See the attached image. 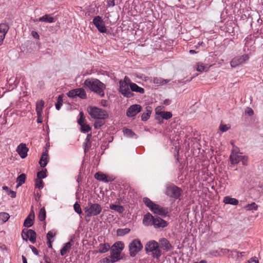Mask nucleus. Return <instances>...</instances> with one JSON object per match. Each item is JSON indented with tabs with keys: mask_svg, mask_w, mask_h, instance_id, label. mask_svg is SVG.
I'll list each match as a JSON object with an SVG mask.
<instances>
[{
	"mask_svg": "<svg viewBox=\"0 0 263 263\" xmlns=\"http://www.w3.org/2000/svg\"><path fill=\"white\" fill-rule=\"evenodd\" d=\"M230 128V126H228L226 124H220L219 126V130L222 132H226Z\"/></svg>",
	"mask_w": 263,
	"mask_h": 263,
	"instance_id": "obj_49",
	"label": "nucleus"
},
{
	"mask_svg": "<svg viewBox=\"0 0 263 263\" xmlns=\"http://www.w3.org/2000/svg\"><path fill=\"white\" fill-rule=\"evenodd\" d=\"M244 209L247 211H256L258 209V205L255 202H252L251 204L246 205Z\"/></svg>",
	"mask_w": 263,
	"mask_h": 263,
	"instance_id": "obj_36",
	"label": "nucleus"
},
{
	"mask_svg": "<svg viewBox=\"0 0 263 263\" xmlns=\"http://www.w3.org/2000/svg\"><path fill=\"white\" fill-rule=\"evenodd\" d=\"M52 241H53V240L47 241V245H48V248H52L51 243H52Z\"/></svg>",
	"mask_w": 263,
	"mask_h": 263,
	"instance_id": "obj_59",
	"label": "nucleus"
},
{
	"mask_svg": "<svg viewBox=\"0 0 263 263\" xmlns=\"http://www.w3.org/2000/svg\"><path fill=\"white\" fill-rule=\"evenodd\" d=\"M196 70L198 71L202 72L204 70H206V67L204 65L203 63L199 62L197 63Z\"/></svg>",
	"mask_w": 263,
	"mask_h": 263,
	"instance_id": "obj_41",
	"label": "nucleus"
},
{
	"mask_svg": "<svg viewBox=\"0 0 263 263\" xmlns=\"http://www.w3.org/2000/svg\"><path fill=\"white\" fill-rule=\"evenodd\" d=\"M141 107L140 105L135 104L130 106L126 111V115L128 117H133L141 111Z\"/></svg>",
	"mask_w": 263,
	"mask_h": 263,
	"instance_id": "obj_14",
	"label": "nucleus"
},
{
	"mask_svg": "<svg viewBox=\"0 0 263 263\" xmlns=\"http://www.w3.org/2000/svg\"><path fill=\"white\" fill-rule=\"evenodd\" d=\"M249 59V55L248 54H245L240 56L234 57L231 61L230 65L232 67H236L239 65L243 64Z\"/></svg>",
	"mask_w": 263,
	"mask_h": 263,
	"instance_id": "obj_10",
	"label": "nucleus"
},
{
	"mask_svg": "<svg viewBox=\"0 0 263 263\" xmlns=\"http://www.w3.org/2000/svg\"><path fill=\"white\" fill-rule=\"evenodd\" d=\"M71 247V244L70 242L66 243L64 246L61 250V255L62 256L65 255L68 252H69Z\"/></svg>",
	"mask_w": 263,
	"mask_h": 263,
	"instance_id": "obj_31",
	"label": "nucleus"
},
{
	"mask_svg": "<svg viewBox=\"0 0 263 263\" xmlns=\"http://www.w3.org/2000/svg\"><path fill=\"white\" fill-rule=\"evenodd\" d=\"M101 263H114L110 258L105 257L100 260Z\"/></svg>",
	"mask_w": 263,
	"mask_h": 263,
	"instance_id": "obj_51",
	"label": "nucleus"
},
{
	"mask_svg": "<svg viewBox=\"0 0 263 263\" xmlns=\"http://www.w3.org/2000/svg\"><path fill=\"white\" fill-rule=\"evenodd\" d=\"M31 34L34 38L36 39H39L40 36H39V34L37 33V32H36V31H32Z\"/></svg>",
	"mask_w": 263,
	"mask_h": 263,
	"instance_id": "obj_57",
	"label": "nucleus"
},
{
	"mask_svg": "<svg viewBox=\"0 0 263 263\" xmlns=\"http://www.w3.org/2000/svg\"><path fill=\"white\" fill-rule=\"evenodd\" d=\"M145 251L147 253H152L153 258L158 259L161 255V251L158 243L155 240H150L145 245Z\"/></svg>",
	"mask_w": 263,
	"mask_h": 263,
	"instance_id": "obj_2",
	"label": "nucleus"
},
{
	"mask_svg": "<svg viewBox=\"0 0 263 263\" xmlns=\"http://www.w3.org/2000/svg\"><path fill=\"white\" fill-rule=\"evenodd\" d=\"M81 131L83 133H88L91 130V127L89 125L85 123L83 125H81Z\"/></svg>",
	"mask_w": 263,
	"mask_h": 263,
	"instance_id": "obj_42",
	"label": "nucleus"
},
{
	"mask_svg": "<svg viewBox=\"0 0 263 263\" xmlns=\"http://www.w3.org/2000/svg\"><path fill=\"white\" fill-rule=\"evenodd\" d=\"M26 179V176L25 174H22L20 175L16 179L17 184L16 185V187H18L19 186H21L23 183H25V180Z\"/></svg>",
	"mask_w": 263,
	"mask_h": 263,
	"instance_id": "obj_32",
	"label": "nucleus"
},
{
	"mask_svg": "<svg viewBox=\"0 0 263 263\" xmlns=\"http://www.w3.org/2000/svg\"><path fill=\"white\" fill-rule=\"evenodd\" d=\"M84 210L86 217H90L100 214L102 212V208L99 203L89 202Z\"/></svg>",
	"mask_w": 263,
	"mask_h": 263,
	"instance_id": "obj_4",
	"label": "nucleus"
},
{
	"mask_svg": "<svg viewBox=\"0 0 263 263\" xmlns=\"http://www.w3.org/2000/svg\"><path fill=\"white\" fill-rule=\"evenodd\" d=\"M10 218L8 213L6 212L0 213V222L4 223L6 222Z\"/></svg>",
	"mask_w": 263,
	"mask_h": 263,
	"instance_id": "obj_35",
	"label": "nucleus"
},
{
	"mask_svg": "<svg viewBox=\"0 0 263 263\" xmlns=\"http://www.w3.org/2000/svg\"><path fill=\"white\" fill-rule=\"evenodd\" d=\"M245 112L250 116H252L254 113L253 109L250 107H247L245 110Z\"/></svg>",
	"mask_w": 263,
	"mask_h": 263,
	"instance_id": "obj_53",
	"label": "nucleus"
},
{
	"mask_svg": "<svg viewBox=\"0 0 263 263\" xmlns=\"http://www.w3.org/2000/svg\"><path fill=\"white\" fill-rule=\"evenodd\" d=\"M160 107H157L156 108V114L160 115L163 119L168 120L172 118V114L170 111H161Z\"/></svg>",
	"mask_w": 263,
	"mask_h": 263,
	"instance_id": "obj_21",
	"label": "nucleus"
},
{
	"mask_svg": "<svg viewBox=\"0 0 263 263\" xmlns=\"http://www.w3.org/2000/svg\"><path fill=\"white\" fill-rule=\"evenodd\" d=\"M121 255L118 254L117 253H114L110 251V255L109 257L112 260V261L115 263L118 261L119 260L121 259Z\"/></svg>",
	"mask_w": 263,
	"mask_h": 263,
	"instance_id": "obj_38",
	"label": "nucleus"
},
{
	"mask_svg": "<svg viewBox=\"0 0 263 263\" xmlns=\"http://www.w3.org/2000/svg\"><path fill=\"white\" fill-rule=\"evenodd\" d=\"M152 223V225H153L156 228H164L166 227L167 224L166 221L159 217L155 218L153 222Z\"/></svg>",
	"mask_w": 263,
	"mask_h": 263,
	"instance_id": "obj_20",
	"label": "nucleus"
},
{
	"mask_svg": "<svg viewBox=\"0 0 263 263\" xmlns=\"http://www.w3.org/2000/svg\"><path fill=\"white\" fill-rule=\"evenodd\" d=\"M198 263H206V261H205V260H202Z\"/></svg>",
	"mask_w": 263,
	"mask_h": 263,
	"instance_id": "obj_64",
	"label": "nucleus"
},
{
	"mask_svg": "<svg viewBox=\"0 0 263 263\" xmlns=\"http://www.w3.org/2000/svg\"><path fill=\"white\" fill-rule=\"evenodd\" d=\"M37 122L38 123H42V116H37Z\"/></svg>",
	"mask_w": 263,
	"mask_h": 263,
	"instance_id": "obj_60",
	"label": "nucleus"
},
{
	"mask_svg": "<svg viewBox=\"0 0 263 263\" xmlns=\"http://www.w3.org/2000/svg\"><path fill=\"white\" fill-rule=\"evenodd\" d=\"M159 242L161 247L165 251H168L172 249V246L169 241L165 238H162L159 239Z\"/></svg>",
	"mask_w": 263,
	"mask_h": 263,
	"instance_id": "obj_19",
	"label": "nucleus"
},
{
	"mask_svg": "<svg viewBox=\"0 0 263 263\" xmlns=\"http://www.w3.org/2000/svg\"><path fill=\"white\" fill-rule=\"evenodd\" d=\"M93 23L100 32L105 33L106 32V28L104 21L101 16H95L93 19Z\"/></svg>",
	"mask_w": 263,
	"mask_h": 263,
	"instance_id": "obj_12",
	"label": "nucleus"
},
{
	"mask_svg": "<svg viewBox=\"0 0 263 263\" xmlns=\"http://www.w3.org/2000/svg\"><path fill=\"white\" fill-rule=\"evenodd\" d=\"M223 202L225 204H229L236 205L238 204V200L235 198L226 196L223 199Z\"/></svg>",
	"mask_w": 263,
	"mask_h": 263,
	"instance_id": "obj_27",
	"label": "nucleus"
},
{
	"mask_svg": "<svg viewBox=\"0 0 263 263\" xmlns=\"http://www.w3.org/2000/svg\"><path fill=\"white\" fill-rule=\"evenodd\" d=\"M104 122L102 120L96 121L94 123V127L95 128H98L101 127Z\"/></svg>",
	"mask_w": 263,
	"mask_h": 263,
	"instance_id": "obj_50",
	"label": "nucleus"
},
{
	"mask_svg": "<svg viewBox=\"0 0 263 263\" xmlns=\"http://www.w3.org/2000/svg\"><path fill=\"white\" fill-rule=\"evenodd\" d=\"M115 0H107V5L108 7H113L115 5Z\"/></svg>",
	"mask_w": 263,
	"mask_h": 263,
	"instance_id": "obj_56",
	"label": "nucleus"
},
{
	"mask_svg": "<svg viewBox=\"0 0 263 263\" xmlns=\"http://www.w3.org/2000/svg\"><path fill=\"white\" fill-rule=\"evenodd\" d=\"M95 177L97 180L104 182H109L114 180V177L107 176L101 172H98L96 173Z\"/></svg>",
	"mask_w": 263,
	"mask_h": 263,
	"instance_id": "obj_15",
	"label": "nucleus"
},
{
	"mask_svg": "<svg viewBox=\"0 0 263 263\" xmlns=\"http://www.w3.org/2000/svg\"><path fill=\"white\" fill-rule=\"evenodd\" d=\"M56 232L53 231H50L47 234V241L51 240V239L55 235Z\"/></svg>",
	"mask_w": 263,
	"mask_h": 263,
	"instance_id": "obj_46",
	"label": "nucleus"
},
{
	"mask_svg": "<svg viewBox=\"0 0 263 263\" xmlns=\"http://www.w3.org/2000/svg\"><path fill=\"white\" fill-rule=\"evenodd\" d=\"M73 208L76 212L79 214H81L82 212L80 205L77 202L73 205Z\"/></svg>",
	"mask_w": 263,
	"mask_h": 263,
	"instance_id": "obj_45",
	"label": "nucleus"
},
{
	"mask_svg": "<svg viewBox=\"0 0 263 263\" xmlns=\"http://www.w3.org/2000/svg\"><path fill=\"white\" fill-rule=\"evenodd\" d=\"M22 258L23 263H27V259L23 255L22 256Z\"/></svg>",
	"mask_w": 263,
	"mask_h": 263,
	"instance_id": "obj_61",
	"label": "nucleus"
},
{
	"mask_svg": "<svg viewBox=\"0 0 263 263\" xmlns=\"http://www.w3.org/2000/svg\"><path fill=\"white\" fill-rule=\"evenodd\" d=\"M7 194L12 198H15L16 197V193L10 190H9V191L7 192Z\"/></svg>",
	"mask_w": 263,
	"mask_h": 263,
	"instance_id": "obj_54",
	"label": "nucleus"
},
{
	"mask_svg": "<svg viewBox=\"0 0 263 263\" xmlns=\"http://www.w3.org/2000/svg\"><path fill=\"white\" fill-rule=\"evenodd\" d=\"M34 219V215L31 216L30 215L28 216V217L26 218L24 222V226L25 227H30L33 224V220Z\"/></svg>",
	"mask_w": 263,
	"mask_h": 263,
	"instance_id": "obj_28",
	"label": "nucleus"
},
{
	"mask_svg": "<svg viewBox=\"0 0 263 263\" xmlns=\"http://www.w3.org/2000/svg\"><path fill=\"white\" fill-rule=\"evenodd\" d=\"M29 247L31 248V249L32 250V252L35 255H38L39 251H38V250H37V249L36 248H35L34 247H33L32 246H31V245L29 246Z\"/></svg>",
	"mask_w": 263,
	"mask_h": 263,
	"instance_id": "obj_55",
	"label": "nucleus"
},
{
	"mask_svg": "<svg viewBox=\"0 0 263 263\" xmlns=\"http://www.w3.org/2000/svg\"><path fill=\"white\" fill-rule=\"evenodd\" d=\"M128 247L130 256L134 257L142 249L143 245L139 239H135L129 243Z\"/></svg>",
	"mask_w": 263,
	"mask_h": 263,
	"instance_id": "obj_6",
	"label": "nucleus"
},
{
	"mask_svg": "<svg viewBox=\"0 0 263 263\" xmlns=\"http://www.w3.org/2000/svg\"><path fill=\"white\" fill-rule=\"evenodd\" d=\"M120 92L125 97L131 98L134 93L132 92L129 85L125 81L120 82Z\"/></svg>",
	"mask_w": 263,
	"mask_h": 263,
	"instance_id": "obj_9",
	"label": "nucleus"
},
{
	"mask_svg": "<svg viewBox=\"0 0 263 263\" xmlns=\"http://www.w3.org/2000/svg\"><path fill=\"white\" fill-rule=\"evenodd\" d=\"M43 181L41 180L37 179L35 181V187L39 189H42L43 187Z\"/></svg>",
	"mask_w": 263,
	"mask_h": 263,
	"instance_id": "obj_47",
	"label": "nucleus"
},
{
	"mask_svg": "<svg viewBox=\"0 0 263 263\" xmlns=\"http://www.w3.org/2000/svg\"><path fill=\"white\" fill-rule=\"evenodd\" d=\"M22 236L24 240L27 241L29 239L32 243L36 241V233L34 231L29 229L23 230L22 233Z\"/></svg>",
	"mask_w": 263,
	"mask_h": 263,
	"instance_id": "obj_11",
	"label": "nucleus"
},
{
	"mask_svg": "<svg viewBox=\"0 0 263 263\" xmlns=\"http://www.w3.org/2000/svg\"><path fill=\"white\" fill-rule=\"evenodd\" d=\"M123 132L124 135L127 137H132L134 135H135L131 129L128 128H124Z\"/></svg>",
	"mask_w": 263,
	"mask_h": 263,
	"instance_id": "obj_43",
	"label": "nucleus"
},
{
	"mask_svg": "<svg viewBox=\"0 0 263 263\" xmlns=\"http://www.w3.org/2000/svg\"><path fill=\"white\" fill-rule=\"evenodd\" d=\"M44 106V101L40 100L37 101L36 104V111L37 116H41L42 115V110Z\"/></svg>",
	"mask_w": 263,
	"mask_h": 263,
	"instance_id": "obj_26",
	"label": "nucleus"
},
{
	"mask_svg": "<svg viewBox=\"0 0 263 263\" xmlns=\"http://www.w3.org/2000/svg\"><path fill=\"white\" fill-rule=\"evenodd\" d=\"M129 87L130 88V89L132 91H135L137 92H139L141 94H143L144 93V89L138 86L136 84L134 83H129Z\"/></svg>",
	"mask_w": 263,
	"mask_h": 263,
	"instance_id": "obj_25",
	"label": "nucleus"
},
{
	"mask_svg": "<svg viewBox=\"0 0 263 263\" xmlns=\"http://www.w3.org/2000/svg\"><path fill=\"white\" fill-rule=\"evenodd\" d=\"M170 81L169 80H165L161 78H155L153 79V82L158 85H163L167 83Z\"/></svg>",
	"mask_w": 263,
	"mask_h": 263,
	"instance_id": "obj_34",
	"label": "nucleus"
},
{
	"mask_svg": "<svg viewBox=\"0 0 263 263\" xmlns=\"http://www.w3.org/2000/svg\"><path fill=\"white\" fill-rule=\"evenodd\" d=\"M239 149L237 146H235V145H233V148L232 149V152L231 154H240L239 152Z\"/></svg>",
	"mask_w": 263,
	"mask_h": 263,
	"instance_id": "obj_52",
	"label": "nucleus"
},
{
	"mask_svg": "<svg viewBox=\"0 0 263 263\" xmlns=\"http://www.w3.org/2000/svg\"><path fill=\"white\" fill-rule=\"evenodd\" d=\"M154 218L150 213L145 215L143 219V224L146 226L152 225Z\"/></svg>",
	"mask_w": 263,
	"mask_h": 263,
	"instance_id": "obj_22",
	"label": "nucleus"
},
{
	"mask_svg": "<svg viewBox=\"0 0 263 263\" xmlns=\"http://www.w3.org/2000/svg\"><path fill=\"white\" fill-rule=\"evenodd\" d=\"M48 161V152L45 151L43 153L40 158L39 163L41 167H44L47 164Z\"/></svg>",
	"mask_w": 263,
	"mask_h": 263,
	"instance_id": "obj_23",
	"label": "nucleus"
},
{
	"mask_svg": "<svg viewBox=\"0 0 263 263\" xmlns=\"http://www.w3.org/2000/svg\"><path fill=\"white\" fill-rule=\"evenodd\" d=\"M124 243L121 241L115 242L111 248L110 251L114 253H117L121 255L122 251L124 248Z\"/></svg>",
	"mask_w": 263,
	"mask_h": 263,
	"instance_id": "obj_18",
	"label": "nucleus"
},
{
	"mask_svg": "<svg viewBox=\"0 0 263 263\" xmlns=\"http://www.w3.org/2000/svg\"><path fill=\"white\" fill-rule=\"evenodd\" d=\"M39 218L40 221H43L46 218V211L44 208L40 209L39 213Z\"/></svg>",
	"mask_w": 263,
	"mask_h": 263,
	"instance_id": "obj_39",
	"label": "nucleus"
},
{
	"mask_svg": "<svg viewBox=\"0 0 263 263\" xmlns=\"http://www.w3.org/2000/svg\"><path fill=\"white\" fill-rule=\"evenodd\" d=\"M84 86L101 97L104 96V90L106 88V86L97 79H87L84 82Z\"/></svg>",
	"mask_w": 263,
	"mask_h": 263,
	"instance_id": "obj_1",
	"label": "nucleus"
},
{
	"mask_svg": "<svg viewBox=\"0 0 263 263\" xmlns=\"http://www.w3.org/2000/svg\"><path fill=\"white\" fill-rule=\"evenodd\" d=\"M109 208L111 210H115L119 213H122L124 210V208L122 206L114 204H110Z\"/></svg>",
	"mask_w": 263,
	"mask_h": 263,
	"instance_id": "obj_33",
	"label": "nucleus"
},
{
	"mask_svg": "<svg viewBox=\"0 0 263 263\" xmlns=\"http://www.w3.org/2000/svg\"><path fill=\"white\" fill-rule=\"evenodd\" d=\"M98 252L101 253L107 252L110 249V246L107 243H101L99 246Z\"/></svg>",
	"mask_w": 263,
	"mask_h": 263,
	"instance_id": "obj_29",
	"label": "nucleus"
},
{
	"mask_svg": "<svg viewBox=\"0 0 263 263\" xmlns=\"http://www.w3.org/2000/svg\"><path fill=\"white\" fill-rule=\"evenodd\" d=\"M88 112L90 117L95 119L104 120L108 117L106 110L95 106H90L88 109Z\"/></svg>",
	"mask_w": 263,
	"mask_h": 263,
	"instance_id": "obj_3",
	"label": "nucleus"
},
{
	"mask_svg": "<svg viewBox=\"0 0 263 263\" xmlns=\"http://www.w3.org/2000/svg\"><path fill=\"white\" fill-rule=\"evenodd\" d=\"M181 190L174 184H168L166 186L165 194L170 197L178 199L180 197Z\"/></svg>",
	"mask_w": 263,
	"mask_h": 263,
	"instance_id": "obj_7",
	"label": "nucleus"
},
{
	"mask_svg": "<svg viewBox=\"0 0 263 263\" xmlns=\"http://www.w3.org/2000/svg\"><path fill=\"white\" fill-rule=\"evenodd\" d=\"M3 190H4L7 191V192L9 191V190H10L9 189V188H8L7 186H4L3 187Z\"/></svg>",
	"mask_w": 263,
	"mask_h": 263,
	"instance_id": "obj_62",
	"label": "nucleus"
},
{
	"mask_svg": "<svg viewBox=\"0 0 263 263\" xmlns=\"http://www.w3.org/2000/svg\"><path fill=\"white\" fill-rule=\"evenodd\" d=\"M189 52L191 53V54H194V53H196V51L194 50H190Z\"/></svg>",
	"mask_w": 263,
	"mask_h": 263,
	"instance_id": "obj_63",
	"label": "nucleus"
},
{
	"mask_svg": "<svg viewBox=\"0 0 263 263\" xmlns=\"http://www.w3.org/2000/svg\"><path fill=\"white\" fill-rule=\"evenodd\" d=\"M251 263H258V260L256 257H253L250 259Z\"/></svg>",
	"mask_w": 263,
	"mask_h": 263,
	"instance_id": "obj_58",
	"label": "nucleus"
},
{
	"mask_svg": "<svg viewBox=\"0 0 263 263\" xmlns=\"http://www.w3.org/2000/svg\"><path fill=\"white\" fill-rule=\"evenodd\" d=\"M55 21V18L51 14H45L39 18V21L40 22L48 23H53Z\"/></svg>",
	"mask_w": 263,
	"mask_h": 263,
	"instance_id": "obj_24",
	"label": "nucleus"
},
{
	"mask_svg": "<svg viewBox=\"0 0 263 263\" xmlns=\"http://www.w3.org/2000/svg\"><path fill=\"white\" fill-rule=\"evenodd\" d=\"M28 151V148L24 143H21L16 148V152L22 158H25L27 157Z\"/></svg>",
	"mask_w": 263,
	"mask_h": 263,
	"instance_id": "obj_16",
	"label": "nucleus"
},
{
	"mask_svg": "<svg viewBox=\"0 0 263 263\" xmlns=\"http://www.w3.org/2000/svg\"><path fill=\"white\" fill-rule=\"evenodd\" d=\"M143 201L154 213L159 215H165L166 214V211L164 208L154 203L148 198H144Z\"/></svg>",
	"mask_w": 263,
	"mask_h": 263,
	"instance_id": "obj_5",
	"label": "nucleus"
},
{
	"mask_svg": "<svg viewBox=\"0 0 263 263\" xmlns=\"http://www.w3.org/2000/svg\"><path fill=\"white\" fill-rule=\"evenodd\" d=\"M152 113V109L150 107H146V112H143L141 116V120L143 121H147L150 117Z\"/></svg>",
	"mask_w": 263,
	"mask_h": 263,
	"instance_id": "obj_30",
	"label": "nucleus"
},
{
	"mask_svg": "<svg viewBox=\"0 0 263 263\" xmlns=\"http://www.w3.org/2000/svg\"><path fill=\"white\" fill-rule=\"evenodd\" d=\"M230 160L232 164H237L239 162H241L243 165H247L248 157L246 156L241 155V153L237 154H231Z\"/></svg>",
	"mask_w": 263,
	"mask_h": 263,
	"instance_id": "obj_8",
	"label": "nucleus"
},
{
	"mask_svg": "<svg viewBox=\"0 0 263 263\" xmlns=\"http://www.w3.org/2000/svg\"><path fill=\"white\" fill-rule=\"evenodd\" d=\"M46 171L45 170V171H40V172H38L37 174V179L41 180V179L46 178Z\"/></svg>",
	"mask_w": 263,
	"mask_h": 263,
	"instance_id": "obj_48",
	"label": "nucleus"
},
{
	"mask_svg": "<svg viewBox=\"0 0 263 263\" xmlns=\"http://www.w3.org/2000/svg\"><path fill=\"white\" fill-rule=\"evenodd\" d=\"M9 29V27L7 24L5 23L0 24V45L3 43Z\"/></svg>",
	"mask_w": 263,
	"mask_h": 263,
	"instance_id": "obj_17",
	"label": "nucleus"
},
{
	"mask_svg": "<svg viewBox=\"0 0 263 263\" xmlns=\"http://www.w3.org/2000/svg\"><path fill=\"white\" fill-rule=\"evenodd\" d=\"M63 104V97L60 95L58 98V101L55 104V107L57 110H59Z\"/></svg>",
	"mask_w": 263,
	"mask_h": 263,
	"instance_id": "obj_40",
	"label": "nucleus"
},
{
	"mask_svg": "<svg viewBox=\"0 0 263 263\" xmlns=\"http://www.w3.org/2000/svg\"><path fill=\"white\" fill-rule=\"evenodd\" d=\"M67 95L70 98L79 97L81 99H85L86 97V92L83 88H77L71 90L68 92Z\"/></svg>",
	"mask_w": 263,
	"mask_h": 263,
	"instance_id": "obj_13",
	"label": "nucleus"
},
{
	"mask_svg": "<svg viewBox=\"0 0 263 263\" xmlns=\"http://www.w3.org/2000/svg\"><path fill=\"white\" fill-rule=\"evenodd\" d=\"M129 231L130 229L128 228L119 229L117 231V235L119 236H122L128 234Z\"/></svg>",
	"mask_w": 263,
	"mask_h": 263,
	"instance_id": "obj_37",
	"label": "nucleus"
},
{
	"mask_svg": "<svg viewBox=\"0 0 263 263\" xmlns=\"http://www.w3.org/2000/svg\"><path fill=\"white\" fill-rule=\"evenodd\" d=\"M79 117L80 118L78 121V123L80 126H81V125H83L85 123V117H84L83 112H80Z\"/></svg>",
	"mask_w": 263,
	"mask_h": 263,
	"instance_id": "obj_44",
	"label": "nucleus"
}]
</instances>
